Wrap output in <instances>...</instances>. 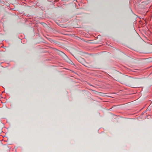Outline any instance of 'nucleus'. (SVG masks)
Returning a JSON list of instances; mask_svg holds the SVG:
<instances>
[{
  "mask_svg": "<svg viewBox=\"0 0 152 152\" xmlns=\"http://www.w3.org/2000/svg\"><path fill=\"white\" fill-rule=\"evenodd\" d=\"M6 3L5 2H4L3 1H0V3H2L3 4H4L5 5H6L7 6H9L10 5V4L9 3H7L6 2Z\"/></svg>",
  "mask_w": 152,
  "mask_h": 152,
  "instance_id": "nucleus-3",
  "label": "nucleus"
},
{
  "mask_svg": "<svg viewBox=\"0 0 152 152\" xmlns=\"http://www.w3.org/2000/svg\"><path fill=\"white\" fill-rule=\"evenodd\" d=\"M58 52L59 54L65 60L72 64H73L72 62L69 58L64 53L59 50H58Z\"/></svg>",
  "mask_w": 152,
  "mask_h": 152,
  "instance_id": "nucleus-2",
  "label": "nucleus"
},
{
  "mask_svg": "<svg viewBox=\"0 0 152 152\" xmlns=\"http://www.w3.org/2000/svg\"><path fill=\"white\" fill-rule=\"evenodd\" d=\"M114 79L121 83H129L134 85V88L138 87V85L142 83V80L138 78H130L127 76L122 74L118 72H115L113 75Z\"/></svg>",
  "mask_w": 152,
  "mask_h": 152,
  "instance_id": "nucleus-1",
  "label": "nucleus"
},
{
  "mask_svg": "<svg viewBox=\"0 0 152 152\" xmlns=\"http://www.w3.org/2000/svg\"><path fill=\"white\" fill-rule=\"evenodd\" d=\"M94 91L95 92H96V91Z\"/></svg>",
  "mask_w": 152,
  "mask_h": 152,
  "instance_id": "nucleus-5",
  "label": "nucleus"
},
{
  "mask_svg": "<svg viewBox=\"0 0 152 152\" xmlns=\"http://www.w3.org/2000/svg\"><path fill=\"white\" fill-rule=\"evenodd\" d=\"M77 60L80 62L81 60L82 59L80 57H78L77 58Z\"/></svg>",
  "mask_w": 152,
  "mask_h": 152,
  "instance_id": "nucleus-4",
  "label": "nucleus"
}]
</instances>
